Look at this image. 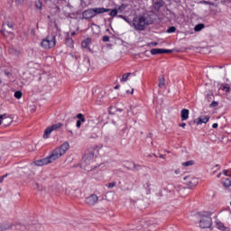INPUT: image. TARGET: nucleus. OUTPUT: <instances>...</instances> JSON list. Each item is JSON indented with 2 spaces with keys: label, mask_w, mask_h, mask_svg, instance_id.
Instances as JSON below:
<instances>
[{
  "label": "nucleus",
  "mask_w": 231,
  "mask_h": 231,
  "mask_svg": "<svg viewBox=\"0 0 231 231\" xmlns=\"http://www.w3.org/2000/svg\"><path fill=\"white\" fill-rule=\"evenodd\" d=\"M56 42L57 39L55 38V35H51L42 41L41 46L44 50H51V48H55Z\"/></svg>",
  "instance_id": "20e7f679"
},
{
  "label": "nucleus",
  "mask_w": 231,
  "mask_h": 231,
  "mask_svg": "<svg viewBox=\"0 0 231 231\" xmlns=\"http://www.w3.org/2000/svg\"><path fill=\"white\" fill-rule=\"evenodd\" d=\"M149 46H158V42H152L149 43Z\"/></svg>",
  "instance_id": "a19ab883"
},
{
  "label": "nucleus",
  "mask_w": 231,
  "mask_h": 231,
  "mask_svg": "<svg viewBox=\"0 0 231 231\" xmlns=\"http://www.w3.org/2000/svg\"><path fill=\"white\" fill-rule=\"evenodd\" d=\"M56 149L60 150V153H61L62 155H64V154H66V151H68V150L69 149V143H62V144L60 145V148H56Z\"/></svg>",
  "instance_id": "dca6fc26"
},
{
  "label": "nucleus",
  "mask_w": 231,
  "mask_h": 231,
  "mask_svg": "<svg viewBox=\"0 0 231 231\" xmlns=\"http://www.w3.org/2000/svg\"><path fill=\"white\" fill-rule=\"evenodd\" d=\"M197 218L199 219V225L200 228H211L212 226V217H210V212L202 211L197 213Z\"/></svg>",
  "instance_id": "f257e3e1"
},
{
  "label": "nucleus",
  "mask_w": 231,
  "mask_h": 231,
  "mask_svg": "<svg viewBox=\"0 0 231 231\" xmlns=\"http://www.w3.org/2000/svg\"><path fill=\"white\" fill-rule=\"evenodd\" d=\"M181 120H189V109H182L180 112Z\"/></svg>",
  "instance_id": "f3484780"
},
{
  "label": "nucleus",
  "mask_w": 231,
  "mask_h": 231,
  "mask_svg": "<svg viewBox=\"0 0 231 231\" xmlns=\"http://www.w3.org/2000/svg\"><path fill=\"white\" fill-rule=\"evenodd\" d=\"M62 127V123H56L49 127H47L44 131L43 138H50V135L53 131H59Z\"/></svg>",
  "instance_id": "423d86ee"
},
{
  "label": "nucleus",
  "mask_w": 231,
  "mask_h": 231,
  "mask_svg": "<svg viewBox=\"0 0 231 231\" xmlns=\"http://www.w3.org/2000/svg\"><path fill=\"white\" fill-rule=\"evenodd\" d=\"M203 28H205V24L199 23L194 27V30H195V32H201V30H203Z\"/></svg>",
  "instance_id": "412c9836"
},
{
  "label": "nucleus",
  "mask_w": 231,
  "mask_h": 231,
  "mask_svg": "<svg viewBox=\"0 0 231 231\" xmlns=\"http://www.w3.org/2000/svg\"><path fill=\"white\" fill-rule=\"evenodd\" d=\"M14 97L19 100L20 98H23V92L21 91H16L14 93Z\"/></svg>",
  "instance_id": "cd10ccee"
},
{
  "label": "nucleus",
  "mask_w": 231,
  "mask_h": 231,
  "mask_svg": "<svg viewBox=\"0 0 231 231\" xmlns=\"http://www.w3.org/2000/svg\"><path fill=\"white\" fill-rule=\"evenodd\" d=\"M149 226H151V222L142 220V221L139 222V225L137 226L136 228L139 231H144L146 228H149Z\"/></svg>",
  "instance_id": "f8f14e48"
},
{
  "label": "nucleus",
  "mask_w": 231,
  "mask_h": 231,
  "mask_svg": "<svg viewBox=\"0 0 231 231\" xmlns=\"http://www.w3.org/2000/svg\"><path fill=\"white\" fill-rule=\"evenodd\" d=\"M223 174H225V176H231V171L228 170H224Z\"/></svg>",
  "instance_id": "e433bc0d"
},
{
  "label": "nucleus",
  "mask_w": 231,
  "mask_h": 231,
  "mask_svg": "<svg viewBox=\"0 0 231 231\" xmlns=\"http://www.w3.org/2000/svg\"><path fill=\"white\" fill-rule=\"evenodd\" d=\"M108 12H110L109 15L111 17H116V15H118V9H113V10L109 9Z\"/></svg>",
  "instance_id": "5701e85b"
},
{
  "label": "nucleus",
  "mask_w": 231,
  "mask_h": 231,
  "mask_svg": "<svg viewBox=\"0 0 231 231\" xmlns=\"http://www.w3.org/2000/svg\"><path fill=\"white\" fill-rule=\"evenodd\" d=\"M152 55H162L163 53H172V50L167 49H152L151 51Z\"/></svg>",
  "instance_id": "9d476101"
},
{
  "label": "nucleus",
  "mask_w": 231,
  "mask_h": 231,
  "mask_svg": "<svg viewBox=\"0 0 231 231\" xmlns=\"http://www.w3.org/2000/svg\"><path fill=\"white\" fill-rule=\"evenodd\" d=\"M124 21H125V23H127L128 24H131V21H129V19H127L125 16L124 18Z\"/></svg>",
  "instance_id": "c03bdc74"
},
{
  "label": "nucleus",
  "mask_w": 231,
  "mask_h": 231,
  "mask_svg": "<svg viewBox=\"0 0 231 231\" xmlns=\"http://www.w3.org/2000/svg\"><path fill=\"white\" fill-rule=\"evenodd\" d=\"M191 165H194V161H188L182 162V167H191Z\"/></svg>",
  "instance_id": "393cba45"
},
{
  "label": "nucleus",
  "mask_w": 231,
  "mask_h": 231,
  "mask_svg": "<svg viewBox=\"0 0 231 231\" xmlns=\"http://www.w3.org/2000/svg\"><path fill=\"white\" fill-rule=\"evenodd\" d=\"M108 189H113L114 187H116V183L115 181L113 182H110L108 185H107Z\"/></svg>",
  "instance_id": "72a5a7b5"
},
{
  "label": "nucleus",
  "mask_w": 231,
  "mask_h": 231,
  "mask_svg": "<svg viewBox=\"0 0 231 231\" xmlns=\"http://www.w3.org/2000/svg\"><path fill=\"white\" fill-rule=\"evenodd\" d=\"M134 93V88H132L131 94L133 95Z\"/></svg>",
  "instance_id": "603ef678"
},
{
  "label": "nucleus",
  "mask_w": 231,
  "mask_h": 231,
  "mask_svg": "<svg viewBox=\"0 0 231 231\" xmlns=\"http://www.w3.org/2000/svg\"><path fill=\"white\" fill-rule=\"evenodd\" d=\"M76 34H77V32H71V35H72V36H74V35H76Z\"/></svg>",
  "instance_id": "3c124183"
},
{
  "label": "nucleus",
  "mask_w": 231,
  "mask_h": 231,
  "mask_svg": "<svg viewBox=\"0 0 231 231\" xmlns=\"http://www.w3.org/2000/svg\"><path fill=\"white\" fill-rule=\"evenodd\" d=\"M175 174H180V170H176Z\"/></svg>",
  "instance_id": "8fccbe9b"
},
{
  "label": "nucleus",
  "mask_w": 231,
  "mask_h": 231,
  "mask_svg": "<svg viewBox=\"0 0 231 231\" xmlns=\"http://www.w3.org/2000/svg\"><path fill=\"white\" fill-rule=\"evenodd\" d=\"M35 6L38 8V10H41L42 8V3H41V1H36Z\"/></svg>",
  "instance_id": "c85d7f7f"
},
{
  "label": "nucleus",
  "mask_w": 231,
  "mask_h": 231,
  "mask_svg": "<svg viewBox=\"0 0 231 231\" xmlns=\"http://www.w3.org/2000/svg\"><path fill=\"white\" fill-rule=\"evenodd\" d=\"M118 17H120L121 19H125V16H124L122 14L118 15Z\"/></svg>",
  "instance_id": "09e8293b"
},
{
  "label": "nucleus",
  "mask_w": 231,
  "mask_h": 231,
  "mask_svg": "<svg viewBox=\"0 0 231 231\" xmlns=\"http://www.w3.org/2000/svg\"><path fill=\"white\" fill-rule=\"evenodd\" d=\"M208 120H210V116H202L199 117L197 120H195L194 123L197 124V125H201V124H207V122H208Z\"/></svg>",
  "instance_id": "ddd939ff"
},
{
  "label": "nucleus",
  "mask_w": 231,
  "mask_h": 231,
  "mask_svg": "<svg viewBox=\"0 0 231 231\" xmlns=\"http://www.w3.org/2000/svg\"><path fill=\"white\" fill-rule=\"evenodd\" d=\"M146 185H147V187H151V184H149V183H146Z\"/></svg>",
  "instance_id": "5fc2aeb1"
},
{
  "label": "nucleus",
  "mask_w": 231,
  "mask_h": 231,
  "mask_svg": "<svg viewBox=\"0 0 231 231\" xmlns=\"http://www.w3.org/2000/svg\"><path fill=\"white\" fill-rule=\"evenodd\" d=\"M223 91H225L226 93H228V91H230V87L228 86V84L223 85Z\"/></svg>",
  "instance_id": "c756f323"
},
{
  "label": "nucleus",
  "mask_w": 231,
  "mask_h": 231,
  "mask_svg": "<svg viewBox=\"0 0 231 231\" xmlns=\"http://www.w3.org/2000/svg\"><path fill=\"white\" fill-rule=\"evenodd\" d=\"M126 93H128V94H129V93H131V92H130L129 90H127V91H126Z\"/></svg>",
  "instance_id": "13d9d810"
},
{
  "label": "nucleus",
  "mask_w": 231,
  "mask_h": 231,
  "mask_svg": "<svg viewBox=\"0 0 231 231\" xmlns=\"http://www.w3.org/2000/svg\"><path fill=\"white\" fill-rule=\"evenodd\" d=\"M176 32V27L171 26L167 30V33H174Z\"/></svg>",
  "instance_id": "7c9ffc66"
},
{
  "label": "nucleus",
  "mask_w": 231,
  "mask_h": 231,
  "mask_svg": "<svg viewBox=\"0 0 231 231\" xmlns=\"http://www.w3.org/2000/svg\"><path fill=\"white\" fill-rule=\"evenodd\" d=\"M6 118H8L6 116V114L0 115V125H1V124H3V120H6Z\"/></svg>",
  "instance_id": "2f4dec72"
},
{
  "label": "nucleus",
  "mask_w": 231,
  "mask_h": 231,
  "mask_svg": "<svg viewBox=\"0 0 231 231\" xmlns=\"http://www.w3.org/2000/svg\"><path fill=\"white\" fill-rule=\"evenodd\" d=\"M217 106H219L217 101H212V103L209 105V107H217Z\"/></svg>",
  "instance_id": "473e14b6"
},
{
  "label": "nucleus",
  "mask_w": 231,
  "mask_h": 231,
  "mask_svg": "<svg viewBox=\"0 0 231 231\" xmlns=\"http://www.w3.org/2000/svg\"><path fill=\"white\" fill-rule=\"evenodd\" d=\"M3 31L2 33L3 35H5V37H6L8 35V33H10L12 32V30H14V24L12 23H5L3 25Z\"/></svg>",
  "instance_id": "9b49d317"
},
{
  "label": "nucleus",
  "mask_w": 231,
  "mask_h": 231,
  "mask_svg": "<svg viewBox=\"0 0 231 231\" xmlns=\"http://www.w3.org/2000/svg\"><path fill=\"white\" fill-rule=\"evenodd\" d=\"M85 203H87L89 207L97 205V203H98V196H97L96 194L88 196L86 199Z\"/></svg>",
  "instance_id": "6e6552de"
},
{
  "label": "nucleus",
  "mask_w": 231,
  "mask_h": 231,
  "mask_svg": "<svg viewBox=\"0 0 231 231\" xmlns=\"http://www.w3.org/2000/svg\"><path fill=\"white\" fill-rule=\"evenodd\" d=\"M164 86H165V78H159L158 87L162 88Z\"/></svg>",
  "instance_id": "b1692460"
},
{
  "label": "nucleus",
  "mask_w": 231,
  "mask_h": 231,
  "mask_svg": "<svg viewBox=\"0 0 231 231\" xmlns=\"http://www.w3.org/2000/svg\"><path fill=\"white\" fill-rule=\"evenodd\" d=\"M106 12H109V9L104 7L88 9L83 12V19H93L98 14H106Z\"/></svg>",
  "instance_id": "7ed1b4c3"
},
{
  "label": "nucleus",
  "mask_w": 231,
  "mask_h": 231,
  "mask_svg": "<svg viewBox=\"0 0 231 231\" xmlns=\"http://www.w3.org/2000/svg\"><path fill=\"white\" fill-rule=\"evenodd\" d=\"M132 73L131 72H127L125 74L123 75L122 79H121V82H127L129 77H131Z\"/></svg>",
  "instance_id": "aec40b11"
},
{
  "label": "nucleus",
  "mask_w": 231,
  "mask_h": 231,
  "mask_svg": "<svg viewBox=\"0 0 231 231\" xmlns=\"http://www.w3.org/2000/svg\"><path fill=\"white\" fill-rule=\"evenodd\" d=\"M60 156H63L62 153L60 152V150L55 149L50 156L47 157V160L49 163H53L56 160H59Z\"/></svg>",
  "instance_id": "0eeeda50"
},
{
  "label": "nucleus",
  "mask_w": 231,
  "mask_h": 231,
  "mask_svg": "<svg viewBox=\"0 0 231 231\" xmlns=\"http://www.w3.org/2000/svg\"><path fill=\"white\" fill-rule=\"evenodd\" d=\"M93 153H88V155L85 156L84 163L82 164L85 171H88V172L89 171H93Z\"/></svg>",
  "instance_id": "39448f33"
},
{
  "label": "nucleus",
  "mask_w": 231,
  "mask_h": 231,
  "mask_svg": "<svg viewBox=\"0 0 231 231\" xmlns=\"http://www.w3.org/2000/svg\"><path fill=\"white\" fill-rule=\"evenodd\" d=\"M8 176V173L0 177V183H3V181H5V179Z\"/></svg>",
  "instance_id": "58836bf2"
},
{
  "label": "nucleus",
  "mask_w": 231,
  "mask_h": 231,
  "mask_svg": "<svg viewBox=\"0 0 231 231\" xmlns=\"http://www.w3.org/2000/svg\"><path fill=\"white\" fill-rule=\"evenodd\" d=\"M77 118H79V120L81 123L86 122V118L84 117V115H82V114H78V115H77Z\"/></svg>",
  "instance_id": "bb28decb"
},
{
  "label": "nucleus",
  "mask_w": 231,
  "mask_h": 231,
  "mask_svg": "<svg viewBox=\"0 0 231 231\" xmlns=\"http://www.w3.org/2000/svg\"><path fill=\"white\" fill-rule=\"evenodd\" d=\"M48 163H50L48 157L34 162V165H36V167H42V165H48Z\"/></svg>",
  "instance_id": "4468645a"
},
{
  "label": "nucleus",
  "mask_w": 231,
  "mask_h": 231,
  "mask_svg": "<svg viewBox=\"0 0 231 231\" xmlns=\"http://www.w3.org/2000/svg\"><path fill=\"white\" fill-rule=\"evenodd\" d=\"M65 44L69 47V48H73V39L71 38H67L65 41Z\"/></svg>",
  "instance_id": "6ab92c4d"
},
{
  "label": "nucleus",
  "mask_w": 231,
  "mask_h": 231,
  "mask_svg": "<svg viewBox=\"0 0 231 231\" xmlns=\"http://www.w3.org/2000/svg\"><path fill=\"white\" fill-rule=\"evenodd\" d=\"M208 98H209V100H212V98H214V94L208 95Z\"/></svg>",
  "instance_id": "a18cd8bd"
},
{
  "label": "nucleus",
  "mask_w": 231,
  "mask_h": 231,
  "mask_svg": "<svg viewBox=\"0 0 231 231\" xmlns=\"http://www.w3.org/2000/svg\"><path fill=\"white\" fill-rule=\"evenodd\" d=\"M217 126H218L217 123H214L212 125L213 129H217Z\"/></svg>",
  "instance_id": "37998d69"
},
{
  "label": "nucleus",
  "mask_w": 231,
  "mask_h": 231,
  "mask_svg": "<svg viewBox=\"0 0 231 231\" xmlns=\"http://www.w3.org/2000/svg\"><path fill=\"white\" fill-rule=\"evenodd\" d=\"M184 181H186V185L189 187V189H192V187H196L198 185V179L194 177H184Z\"/></svg>",
  "instance_id": "1a4fd4ad"
},
{
  "label": "nucleus",
  "mask_w": 231,
  "mask_h": 231,
  "mask_svg": "<svg viewBox=\"0 0 231 231\" xmlns=\"http://www.w3.org/2000/svg\"><path fill=\"white\" fill-rule=\"evenodd\" d=\"M132 24L134 30H137L138 32H143V30H145L150 23L147 19H145V16L137 15L134 17Z\"/></svg>",
  "instance_id": "f03ea898"
},
{
  "label": "nucleus",
  "mask_w": 231,
  "mask_h": 231,
  "mask_svg": "<svg viewBox=\"0 0 231 231\" xmlns=\"http://www.w3.org/2000/svg\"><path fill=\"white\" fill-rule=\"evenodd\" d=\"M224 187H226V189H228V187L231 186V180L230 179H226V180L223 183Z\"/></svg>",
  "instance_id": "a878e982"
},
{
  "label": "nucleus",
  "mask_w": 231,
  "mask_h": 231,
  "mask_svg": "<svg viewBox=\"0 0 231 231\" xmlns=\"http://www.w3.org/2000/svg\"><path fill=\"white\" fill-rule=\"evenodd\" d=\"M9 53H11V55H15L17 57L21 52L16 49H14L13 47H11L9 49Z\"/></svg>",
  "instance_id": "4be33fe9"
},
{
  "label": "nucleus",
  "mask_w": 231,
  "mask_h": 231,
  "mask_svg": "<svg viewBox=\"0 0 231 231\" xmlns=\"http://www.w3.org/2000/svg\"><path fill=\"white\" fill-rule=\"evenodd\" d=\"M89 44H91V39L90 38H87L86 40H84L81 42L82 48H88L89 46Z\"/></svg>",
  "instance_id": "a211bd4d"
},
{
  "label": "nucleus",
  "mask_w": 231,
  "mask_h": 231,
  "mask_svg": "<svg viewBox=\"0 0 231 231\" xmlns=\"http://www.w3.org/2000/svg\"><path fill=\"white\" fill-rule=\"evenodd\" d=\"M115 89H118V86H116V87H115Z\"/></svg>",
  "instance_id": "6e6d98bb"
},
{
  "label": "nucleus",
  "mask_w": 231,
  "mask_h": 231,
  "mask_svg": "<svg viewBox=\"0 0 231 231\" xmlns=\"http://www.w3.org/2000/svg\"><path fill=\"white\" fill-rule=\"evenodd\" d=\"M186 126H187V124H185V123H182V124L180 125V127L185 128Z\"/></svg>",
  "instance_id": "49530a36"
},
{
  "label": "nucleus",
  "mask_w": 231,
  "mask_h": 231,
  "mask_svg": "<svg viewBox=\"0 0 231 231\" xmlns=\"http://www.w3.org/2000/svg\"><path fill=\"white\" fill-rule=\"evenodd\" d=\"M161 6H162V4H161V3H156V4L154 5L155 10H160Z\"/></svg>",
  "instance_id": "4c0bfd02"
},
{
  "label": "nucleus",
  "mask_w": 231,
  "mask_h": 231,
  "mask_svg": "<svg viewBox=\"0 0 231 231\" xmlns=\"http://www.w3.org/2000/svg\"><path fill=\"white\" fill-rule=\"evenodd\" d=\"M217 178H221V173H218V174H217Z\"/></svg>",
  "instance_id": "864d4df0"
},
{
  "label": "nucleus",
  "mask_w": 231,
  "mask_h": 231,
  "mask_svg": "<svg viewBox=\"0 0 231 231\" xmlns=\"http://www.w3.org/2000/svg\"><path fill=\"white\" fill-rule=\"evenodd\" d=\"M8 228H10V226H8L6 225L0 226V231L8 230Z\"/></svg>",
  "instance_id": "f704fd0d"
},
{
  "label": "nucleus",
  "mask_w": 231,
  "mask_h": 231,
  "mask_svg": "<svg viewBox=\"0 0 231 231\" xmlns=\"http://www.w3.org/2000/svg\"><path fill=\"white\" fill-rule=\"evenodd\" d=\"M87 62H89V59H87Z\"/></svg>",
  "instance_id": "4d7b16f0"
},
{
  "label": "nucleus",
  "mask_w": 231,
  "mask_h": 231,
  "mask_svg": "<svg viewBox=\"0 0 231 231\" xmlns=\"http://www.w3.org/2000/svg\"><path fill=\"white\" fill-rule=\"evenodd\" d=\"M80 125H82V123L80 122V120H78L76 124V127L80 128Z\"/></svg>",
  "instance_id": "ea45409f"
},
{
  "label": "nucleus",
  "mask_w": 231,
  "mask_h": 231,
  "mask_svg": "<svg viewBox=\"0 0 231 231\" xmlns=\"http://www.w3.org/2000/svg\"><path fill=\"white\" fill-rule=\"evenodd\" d=\"M69 133H73V132H71V131H69Z\"/></svg>",
  "instance_id": "052dcab7"
},
{
  "label": "nucleus",
  "mask_w": 231,
  "mask_h": 231,
  "mask_svg": "<svg viewBox=\"0 0 231 231\" xmlns=\"http://www.w3.org/2000/svg\"><path fill=\"white\" fill-rule=\"evenodd\" d=\"M102 41H103V42H109V36H107V35L103 36Z\"/></svg>",
  "instance_id": "c9c22d12"
},
{
  "label": "nucleus",
  "mask_w": 231,
  "mask_h": 231,
  "mask_svg": "<svg viewBox=\"0 0 231 231\" xmlns=\"http://www.w3.org/2000/svg\"><path fill=\"white\" fill-rule=\"evenodd\" d=\"M160 158H163V155H160Z\"/></svg>",
  "instance_id": "bf43d9fd"
},
{
  "label": "nucleus",
  "mask_w": 231,
  "mask_h": 231,
  "mask_svg": "<svg viewBox=\"0 0 231 231\" xmlns=\"http://www.w3.org/2000/svg\"><path fill=\"white\" fill-rule=\"evenodd\" d=\"M216 227L217 228V230H221V231H225L227 230L228 227L226 226V225L221 222V220H217L215 222Z\"/></svg>",
  "instance_id": "2eb2a0df"
},
{
  "label": "nucleus",
  "mask_w": 231,
  "mask_h": 231,
  "mask_svg": "<svg viewBox=\"0 0 231 231\" xmlns=\"http://www.w3.org/2000/svg\"><path fill=\"white\" fill-rule=\"evenodd\" d=\"M118 12H123L124 11V6H120V7H118Z\"/></svg>",
  "instance_id": "de8ad7c7"
},
{
  "label": "nucleus",
  "mask_w": 231,
  "mask_h": 231,
  "mask_svg": "<svg viewBox=\"0 0 231 231\" xmlns=\"http://www.w3.org/2000/svg\"><path fill=\"white\" fill-rule=\"evenodd\" d=\"M69 120H67L66 123H65L66 129H69Z\"/></svg>",
  "instance_id": "79ce46f5"
}]
</instances>
